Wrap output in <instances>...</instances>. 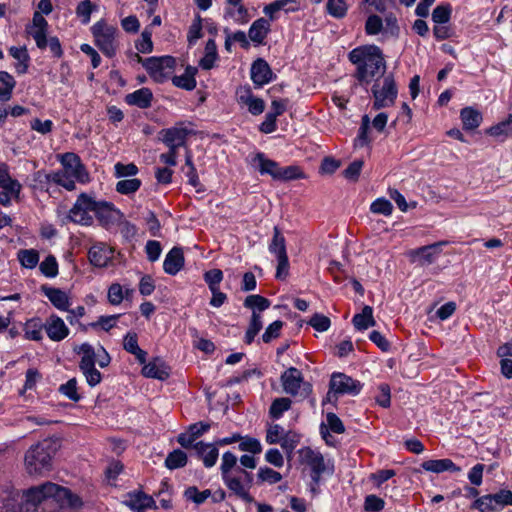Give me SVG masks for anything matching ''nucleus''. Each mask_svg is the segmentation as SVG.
I'll return each mask as SVG.
<instances>
[{
  "label": "nucleus",
  "instance_id": "nucleus-1",
  "mask_svg": "<svg viewBox=\"0 0 512 512\" xmlns=\"http://www.w3.org/2000/svg\"><path fill=\"white\" fill-rule=\"evenodd\" d=\"M81 504V499L68 488L45 482L22 492L19 512H53L59 507L76 508Z\"/></svg>",
  "mask_w": 512,
  "mask_h": 512
},
{
  "label": "nucleus",
  "instance_id": "nucleus-2",
  "mask_svg": "<svg viewBox=\"0 0 512 512\" xmlns=\"http://www.w3.org/2000/svg\"><path fill=\"white\" fill-rule=\"evenodd\" d=\"M89 212H93L99 224L107 230L123 217L122 212L118 210L113 203L97 201L91 195L81 193L69 210L67 219L76 224L90 226L93 223V217Z\"/></svg>",
  "mask_w": 512,
  "mask_h": 512
},
{
  "label": "nucleus",
  "instance_id": "nucleus-3",
  "mask_svg": "<svg viewBox=\"0 0 512 512\" xmlns=\"http://www.w3.org/2000/svg\"><path fill=\"white\" fill-rule=\"evenodd\" d=\"M348 59L356 66L353 76L360 85L378 80L386 71L384 55L376 45L356 47L349 52Z\"/></svg>",
  "mask_w": 512,
  "mask_h": 512
},
{
  "label": "nucleus",
  "instance_id": "nucleus-4",
  "mask_svg": "<svg viewBox=\"0 0 512 512\" xmlns=\"http://www.w3.org/2000/svg\"><path fill=\"white\" fill-rule=\"evenodd\" d=\"M237 462V456L231 451H227L222 455L220 465L222 480L227 488L237 497L246 503H253L255 500L249 493V489L253 485V474L246 469H241V476L232 475L233 468L236 467Z\"/></svg>",
  "mask_w": 512,
  "mask_h": 512
},
{
  "label": "nucleus",
  "instance_id": "nucleus-5",
  "mask_svg": "<svg viewBox=\"0 0 512 512\" xmlns=\"http://www.w3.org/2000/svg\"><path fill=\"white\" fill-rule=\"evenodd\" d=\"M59 448V442L44 439L32 445L25 454V465L30 475H44L52 469V459Z\"/></svg>",
  "mask_w": 512,
  "mask_h": 512
},
{
  "label": "nucleus",
  "instance_id": "nucleus-6",
  "mask_svg": "<svg viewBox=\"0 0 512 512\" xmlns=\"http://www.w3.org/2000/svg\"><path fill=\"white\" fill-rule=\"evenodd\" d=\"M95 45L108 58H113L117 52V28L109 25L105 20L96 22L91 27Z\"/></svg>",
  "mask_w": 512,
  "mask_h": 512
},
{
  "label": "nucleus",
  "instance_id": "nucleus-7",
  "mask_svg": "<svg viewBox=\"0 0 512 512\" xmlns=\"http://www.w3.org/2000/svg\"><path fill=\"white\" fill-rule=\"evenodd\" d=\"M135 57L157 83L166 81L176 66L175 58L169 55L161 57L152 56L144 59L138 53H135Z\"/></svg>",
  "mask_w": 512,
  "mask_h": 512
},
{
  "label": "nucleus",
  "instance_id": "nucleus-8",
  "mask_svg": "<svg viewBox=\"0 0 512 512\" xmlns=\"http://www.w3.org/2000/svg\"><path fill=\"white\" fill-rule=\"evenodd\" d=\"M74 352L82 354L79 362V369L85 376L86 382L89 386L95 387L102 380V374L95 368L96 353L93 346L89 343H83L74 347Z\"/></svg>",
  "mask_w": 512,
  "mask_h": 512
},
{
  "label": "nucleus",
  "instance_id": "nucleus-9",
  "mask_svg": "<svg viewBox=\"0 0 512 512\" xmlns=\"http://www.w3.org/2000/svg\"><path fill=\"white\" fill-rule=\"evenodd\" d=\"M362 389V384L360 381L353 379L352 377L340 373L335 372L332 374L330 382H329V391L327 393L326 400L329 402H336L338 399V395H358Z\"/></svg>",
  "mask_w": 512,
  "mask_h": 512
},
{
  "label": "nucleus",
  "instance_id": "nucleus-10",
  "mask_svg": "<svg viewBox=\"0 0 512 512\" xmlns=\"http://www.w3.org/2000/svg\"><path fill=\"white\" fill-rule=\"evenodd\" d=\"M371 92L374 97L373 109L379 110L394 105L398 90L393 75L385 76L381 87L378 80H376Z\"/></svg>",
  "mask_w": 512,
  "mask_h": 512
},
{
  "label": "nucleus",
  "instance_id": "nucleus-11",
  "mask_svg": "<svg viewBox=\"0 0 512 512\" xmlns=\"http://www.w3.org/2000/svg\"><path fill=\"white\" fill-rule=\"evenodd\" d=\"M283 390L292 396L306 397L310 394L312 386L308 382H304L300 370L295 367L288 368L281 375Z\"/></svg>",
  "mask_w": 512,
  "mask_h": 512
},
{
  "label": "nucleus",
  "instance_id": "nucleus-12",
  "mask_svg": "<svg viewBox=\"0 0 512 512\" xmlns=\"http://www.w3.org/2000/svg\"><path fill=\"white\" fill-rule=\"evenodd\" d=\"M191 133L187 128L176 125L171 128L162 129L159 132V140L168 148L178 150L180 147L185 146L187 137Z\"/></svg>",
  "mask_w": 512,
  "mask_h": 512
},
{
  "label": "nucleus",
  "instance_id": "nucleus-13",
  "mask_svg": "<svg viewBox=\"0 0 512 512\" xmlns=\"http://www.w3.org/2000/svg\"><path fill=\"white\" fill-rule=\"evenodd\" d=\"M114 250L103 242H98L91 246L88 251L90 263L98 268H104L109 265L113 258Z\"/></svg>",
  "mask_w": 512,
  "mask_h": 512
},
{
  "label": "nucleus",
  "instance_id": "nucleus-14",
  "mask_svg": "<svg viewBox=\"0 0 512 512\" xmlns=\"http://www.w3.org/2000/svg\"><path fill=\"white\" fill-rule=\"evenodd\" d=\"M251 80L256 87L268 84L275 77L270 65L263 58L256 59L250 69Z\"/></svg>",
  "mask_w": 512,
  "mask_h": 512
},
{
  "label": "nucleus",
  "instance_id": "nucleus-15",
  "mask_svg": "<svg viewBox=\"0 0 512 512\" xmlns=\"http://www.w3.org/2000/svg\"><path fill=\"white\" fill-rule=\"evenodd\" d=\"M304 460L311 468V479L314 485H318L321 475L326 470L325 460L320 452L307 448L304 452Z\"/></svg>",
  "mask_w": 512,
  "mask_h": 512
},
{
  "label": "nucleus",
  "instance_id": "nucleus-16",
  "mask_svg": "<svg viewBox=\"0 0 512 512\" xmlns=\"http://www.w3.org/2000/svg\"><path fill=\"white\" fill-rule=\"evenodd\" d=\"M48 22L40 12H35L33 15V25L27 28V33L33 37L39 49L47 47L46 31Z\"/></svg>",
  "mask_w": 512,
  "mask_h": 512
},
{
  "label": "nucleus",
  "instance_id": "nucleus-17",
  "mask_svg": "<svg viewBox=\"0 0 512 512\" xmlns=\"http://www.w3.org/2000/svg\"><path fill=\"white\" fill-rule=\"evenodd\" d=\"M44 329L47 336L55 342L62 341L69 334V328L66 326L63 319L55 314H52L47 318L44 323Z\"/></svg>",
  "mask_w": 512,
  "mask_h": 512
},
{
  "label": "nucleus",
  "instance_id": "nucleus-18",
  "mask_svg": "<svg viewBox=\"0 0 512 512\" xmlns=\"http://www.w3.org/2000/svg\"><path fill=\"white\" fill-rule=\"evenodd\" d=\"M63 163L69 174L79 182L85 183L89 180V174L76 154L66 153L63 157Z\"/></svg>",
  "mask_w": 512,
  "mask_h": 512
},
{
  "label": "nucleus",
  "instance_id": "nucleus-19",
  "mask_svg": "<svg viewBox=\"0 0 512 512\" xmlns=\"http://www.w3.org/2000/svg\"><path fill=\"white\" fill-rule=\"evenodd\" d=\"M142 374L147 378L166 380L170 375V368L161 358L155 357L143 366Z\"/></svg>",
  "mask_w": 512,
  "mask_h": 512
},
{
  "label": "nucleus",
  "instance_id": "nucleus-20",
  "mask_svg": "<svg viewBox=\"0 0 512 512\" xmlns=\"http://www.w3.org/2000/svg\"><path fill=\"white\" fill-rule=\"evenodd\" d=\"M128 497L129 499L125 501V504L135 512H144L146 509L156 508L153 497L142 491L129 493Z\"/></svg>",
  "mask_w": 512,
  "mask_h": 512
},
{
  "label": "nucleus",
  "instance_id": "nucleus-21",
  "mask_svg": "<svg viewBox=\"0 0 512 512\" xmlns=\"http://www.w3.org/2000/svg\"><path fill=\"white\" fill-rule=\"evenodd\" d=\"M184 253L182 248L173 247L166 255L163 269L169 275H176L184 266Z\"/></svg>",
  "mask_w": 512,
  "mask_h": 512
},
{
  "label": "nucleus",
  "instance_id": "nucleus-22",
  "mask_svg": "<svg viewBox=\"0 0 512 512\" xmlns=\"http://www.w3.org/2000/svg\"><path fill=\"white\" fill-rule=\"evenodd\" d=\"M216 446L215 444H208L202 441L197 442L193 446L197 456L202 459L206 468L213 467L217 462L219 451Z\"/></svg>",
  "mask_w": 512,
  "mask_h": 512
},
{
  "label": "nucleus",
  "instance_id": "nucleus-23",
  "mask_svg": "<svg viewBox=\"0 0 512 512\" xmlns=\"http://www.w3.org/2000/svg\"><path fill=\"white\" fill-rule=\"evenodd\" d=\"M41 291L55 308L62 311H69L70 300L65 291L47 285H42Z\"/></svg>",
  "mask_w": 512,
  "mask_h": 512
},
{
  "label": "nucleus",
  "instance_id": "nucleus-24",
  "mask_svg": "<svg viewBox=\"0 0 512 512\" xmlns=\"http://www.w3.org/2000/svg\"><path fill=\"white\" fill-rule=\"evenodd\" d=\"M152 100V91L146 87L140 88L125 96V102L128 105L136 106L141 109L149 108L151 106Z\"/></svg>",
  "mask_w": 512,
  "mask_h": 512
},
{
  "label": "nucleus",
  "instance_id": "nucleus-25",
  "mask_svg": "<svg viewBox=\"0 0 512 512\" xmlns=\"http://www.w3.org/2000/svg\"><path fill=\"white\" fill-rule=\"evenodd\" d=\"M271 31V25L269 20L265 18H259L255 20L249 28L248 36L255 44H264V40Z\"/></svg>",
  "mask_w": 512,
  "mask_h": 512
},
{
  "label": "nucleus",
  "instance_id": "nucleus-26",
  "mask_svg": "<svg viewBox=\"0 0 512 512\" xmlns=\"http://www.w3.org/2000/svg\"><path fill=\"white\" fill-rule=\"evenodd\" d=\"M421 467L428 472L433 473H442L445 471L449 472H460L461 468L457 466L451 459L445 458V459H431L424 461L421 464Z\"/></svg>",
  "mask_w": 512,
  "mask_h": 512
},
{
  "label": "nucleus",
  "instance_id": "nucleus-27",
  "mask_svg": "<svg viewBox=\"0 0 512 512\" xmlns=\"http://www.w3.org/2000/svg\"><path fill=\"white\" fill-rule=\"evenodd\" d=\"M253 163L257 164L260 174H268L274 180H278L280 165L276 161L266 158L263 153L259 152L253 158Z\"/></svg>",
  "mask_w": 512,
  "mask_h": 512
},
{
  "label": "nucleus",
  "instance_id": "nucleus-28",
  "mask_svg": "<svg viewBox=\"0 0 512 512\" xmlns=\"http://www.w3.org/2000/svg\"><path fill=\"white\" fill-rule=\"evenodd\" d=\"M197 72L196 67L188 65L182 75H176L172 78V83L178 88L191 91L196 87L195 75Z\"/></svg>",
  "mask_w": 512,
  "mask_h": 512
},
{
  "label": "nucleus",
  "instance_id": "nucleus-29",
  "mask_svg": "<svg viewBox=\"0 0 512 512\" xmlns=\"http://www.w3.org/2000/svg\"><path fill=\"white\" fill-rule=\"evenodd\" d=\"M239 102L248 106V111L252 115H260L264 112L265 102L263 99L255 97L250 88L245 89L244 93L239 96Z\"/></svg>",
  "mask_w": 512,
  "mask_h": 512
},
{
  "label": "nucleus",
  "instance_id": "nucleus-30",
  "mask_svg": "<svg viewBox=\"0 0 512 512\" xmlns=\"http://www.w3.org/2000/svg\"><path fill=\"white\" fill-rule=\"evenodd\" d=\"M0 188L14 192L15 198L19 197L22 188L18 180L11 178L6 164H0Z\"/></svg>",
  "mask_w": 512,
  "mask_h": 512
},
{
  "label": "nucleus",
  "instance_id": "nucleus-31",
  "mask_svg": "<svg viewBox=\"0 0 512 512\" xmlns=\"http://www.w3.org/2000/svg\"><path fill=\"white\" fill-rule=\"evenodd\" d=\"M460 116L463 123V128L465 130L476 129L477 127H479L482 121L481 113L472 107L463 108L461 110Z\"/></svg>",
  "mask_w": 512,
  "mask_h": 512
},
{
  "label": "nucleus",
  "instance_id": "nucleus-32",
  "mask_svg": "<svg viewBox=\"0 0 512 512\" xmlns=\"http://www.w3.org/2000/svg\"><path fill=\"white\" fill-rule=\"evenodd\" d=\"M353 325L357 330H366L373 327L376 322L373 317V309L371 306H364L362 312L354 315L352 319Z\"/></svg>",
  "mask_w": 512,
  "mask_h": 512
},
{
  "label": "nucleus",
  "instance_id": "nucleus-33",
  "mask_svg": "<svg viewBox=\"0 0 512 512\" xmlns=\"http://www.w3.org/2000/svg\"><path fill=\"white\" fill-rule=\"evenodd\" d=\"M218 59L217 45L214 39H209L205 45V54L199 61V66L203 70H210L214 67Z\"/></svg>",
  "mask_w": 512,
  "mask_h": 512
},
{
  "label": "nucleus",
  "instance_id": "nucleus-34",
  "mask_svg": "<svg viewBox=\"0 0 512 512\" xmlns=\"http://www.w3.org/2000/svg\"><path fill=\"white\" fill-rule=\"evenodd\" d=\"M15 86L16 81L14 77L6 71H0V101H9Z\"/></svg>",
  "mask_w": 512,
  "mask_h": 512
},
{
  "label": "nucleus",
  "instance_id": "nucleus-35",
  "mask_svg": "<svg viewBox=\"0 0 512 512\" xmlns=\"http://www.w3.org/2000/svg\"><path fill=\"white\" fill-rule=\"evenodd\" d=\"M45 177L48 182H53L57 185H60L67 189L68 191H72L76 187L73 177L69 174V172L66 169L65 171H58L51 174H46Z\"/></svg>",
  "mask_w": 512,
  "mask_h": 512
},
{
  "label": "nucleus",
  "instance_id": "nucleus-36",
  "mask_svg": "<svg viewBox=\"0 0 512 512\" xmlns=\"http://www.w3.org/2000/svg\"><path fill=\"white\" fill-rule=\"evenodd\" d=\"M292 3H296V0H275L272 3L266 5L263 9V12L266 16L269 17V21H274L276 19V12L280 10H284L287 13L297 11L298 7L285 8V4Z\"/></svg>",
  "mask_w": 512,
  "mask_h": 512
},
{
  "label": "nucleus",
  "instance_id": "nucleus-37",
  "mask_svg": "<svg viewBox=\"0 0 512 512\" xmlns=\"http://www.w3.org/2000/svg\"><path fill=\"white\" fill-rule=\"evenodd\" d=\"M441 243H435L420 247L412 252L413 256L419 258L422 264H431L435 259V255L439 252Z\"/></svg>",
  "mask_w": 512,
  "mask_h": 512
},
{
  "label": "nucleus",
  "instance_id": "nucleus-38",
  "mask_svg": "<svg viewBox=\"0 0 512 512\" xmlns=\"http://www.w3.org/2000/svg\"><path fill=\"white\" fill-rule=\"evenodd\" d=\"M269 251L276 257L286 256V241L278 226L273 229V237L269 245Z\"/></svg>",
  "mask_w": 512,
  "mask_h": 512
},
{
  "label": "nucleus",
  "instance_id": "nucleus-39",
  "mask_svg": "<svg viewBox=\"0 0 512 512\" xmlns=\"http://www.w3.org/2000/svg\"><path fill=\"white\" fill-rule=\"evenodd\" d=\"M42 329H44V323L38 317L28 320L25 324V337L29 340L40 341L42 339Z\"/></svg>",
  "mask_w": 512,
  "mask_h": 512
},
{
  "label": "nucleus",
  "instance_id": "nucleus-40",
  "mask_svg": "<svg viewBox=\"0 0 512 512\" xmlns=\"http://www.w3.org/2000/svg\"><path fill=\"white\" fill-rule=\"evenodd\" d=\"M263 327L261 315L256 311L252 312L249 326L246 330L244 341L246 344H251L254 341L256 335L260 332Z\"/></svg>",
  "mask_w": 512,
  "mask_h": 512
},
{
  "label": "nucleus",
  "instance_id": "nucleus-41",
  "mask_svg": "<svg viewBox=\"0 0 512 512\" xmlns=\"http://www.w3.org/2000/svg\"><path fill=\"white\" fill-rule=\"evenodd\" d=\"M187 464V455L180 449H175L170 452L165 459V466L170 469L182 468Z\"/></svg>",
  "mask_w": 512,
  "mask_h": 512
},
{
  "label": "nucleus",
  "instance_id": "nucleus-42",
  "mask_svg": "<svg viewBox=\"0 0 512 512\" xmlns=\"http://www.w3.org/2000/svg\"><path fill=\"white\" fill-rule=\"evenodd\" d=\"M18 260L27 269H33L39 262V253L34 249H22L18 252Z\"/></svg>",
  "mask_w": 512,
  "mask_h": 512
},
{
  "label": "nucleus",
  "instance_id": "nucleus-43",
  "mask_svg": "<svg viewBox=\"0 0 512 512\" xmlns=\"http://www.w3.org/2000/svg\"><path fill=\"white\" fill-rule=\"evenodd\" d=\"M270 300L258 295V294H252L245 298L244 300V306L246 308L252 309L255 311L257 309L259 312H262L270 307Z\"/></svg>",
  "mask_w": 512,
  "mask_h": 512
},
{
  "label": "nucleus",
  "instance_id": "nucleus-44",
  "mask_svg": "<svg viewBox=\"0 0 512 512\" xmlns=\"http://www.w3.org/2000/svg\"><path fill=\"white\" fill-rule=\"evenodd\" d=\"M291 404L292 401L289 398H276L269 408L270 416L273 419H279L285 411L290 409Z\"/></svg>",
  "mask_w": 512,
  "mask_h": 512
},
{
  "label": "nucleus",
  "instance_id": "nucleus-45",
  "mask_svg": "<svg viewBox=\"0 0 512 512\" xmlns=\"http://www.w3.org/2000/svg\"><path fill=\"white\" fill-rule=\"evenodd\" d=\"M452 14V7L449 3L440 4L432 11V20L436 24H446Z\"/></svg>",
  "mask_w": 512,
  "mask_h": 512
},
{
  "label": "nucleus",
  "instance_id": "nucleus-46",
  "mask_svg": "<svg viewBox=\"0 0 512 512\" xmlns=\"http://www.w3.org/2000/svg\"><path fill=\"white\" fill-rule=\"evenodd\" d=\"M326 10L332 17L341 19L346 16L348 6L344 0H328Z\"/></svg>",
  "mask_w": 512,
  "mask_h": 512
},
{
  "label": "nucleus",
  "instance_id": "nucleus-47",
  "mask_svg": "<svg viewBox=\"0 0 512 512\" xmlns=\"http://www.w3.org/2000/svg\"><path fill=\"white\" fill-rule=\"evenodd\" d=\"M233 7L226 9L225 16L232 18L239 24H246L250 19L247 8L242 4Z\"/></svg>",
  "mask_w": 512,
  "mask_h": 512
},
{
  "label": "nucleus",
  "instance_id": "nucleus-48",
  "mask_svg": "<svg viewBox=\"0 0 512 512\" xmlns=\"http://www.w3.org/2000/svg\"><path fill=\"white\" fill-rule=\"evenodd\" d=\"M41 273L48 277L53 278L58 275V263L53 255H48L39 266Z\"/></svg>",
  "mask_w": 512,
  "mask_h": 512
},
{
  "label": "nucleus",
  "instance_id": "nucleus-49",
  "mask_svg": "<svg viewBox=\"0 0 512 512\" xmlns=\"http://www.w3.org/2000/svg\"><path fill=\"white\" fill-rule=\"evenodd\" d=\"M203 19L200 15H196L189 27L187 41L189 45H194L198 39L202 37Z\"/></svg>",
  "mask_w": 512,
  "mask_h": 512
},
{
  "label": "nucleus",
  "instance_id": "nucleus-50",
  "mask_svg": "<svg viewBox=\"0 0 512 512\" xmlns=\"http://www.w3.org/2000/svg\"><path fill=\"white\" fill-rule=\"evenodd\" d=\"M141 186V181L137 178L120 180L116 184V191L123 195L135 193Z\"/></svg>",
  "mask_w": 512,
  "mask_h": 512
},
{
  "label": "nucleus",
  "instance_id": "nucleus-51",
  "mask_svg": "<svg viewBox=\"0 0 512 512\" xmlns=\"http://www.w3.org/2000/svg\"><path fill=\"white\" fill-rule=\"evenodd\" d=\"M184 496L199 505L211 496V491L206 489L200 492L196 486H190L185 490Z\"/></svg>",
  "mask_w": 512,
  "mask_h": 512
},
{
  "label": "nucleus",
  "instance_id": "nucleus-52",
  "mask_svg": "<svg viewBox=\"0 0 512 512\" xmlns=\"http://www.w3.org/2000/svg\"><path fill=\"white\" fill-rule=\"evenodd\" d=\"M471 507L479 510L480 512H498L499 510L492 501L490 494L477 498Z\"/></svg>",
  "mask_w": 512,
  "mask_h": 512
},
{
  "label": "nucleus",
  "instance_id": "nucleus-53",
  "mask_svg": "<svg viewBox=\"0 0 512 512\" xmlns=\"http://www.w3.org/2000/svg\"><path fill=\"white\" fill-rule=\"evenodd\" d=\"M304 178V173L298 166L291 165L287 167H280V172L278 175V180L280 181H290L295 179Z\"/></svg>",
  "mask_w": 512,
  "mask_h": 512
},
{
  "label": "nucleus",
  "instance_id": "nucleus-54",
  "mask_svg": "<svg viewBox=\"0 0 512 512\" xmlns=\"http://www.w3.org/2000/svg\"><path fill=\"white\" fill-rule=\"evenodd\" d=\"M96 9V6L91 2V0H83L79 2L76 8V14L83 24H87L90 21V17L92 12Z\"/></svg>",
  "mask_w": 512,
  "mask_h": 512
},
{
  "label": "nucleus",
  "instance_id": "nucleus-55",
  "mask_svg": "<svg viewBox=\"0 0 512 512\" xmlns=\"http://www.w3.org/2000/svg\"><path fill=\"white\" fill-rule=\"evenodd\" d=\"M238 445L240 451L249 452L252 454H259L262 451L261 443L258 439L252 437H242Z\"/></svg>",
  "mask_w": 512,
  "mask_h": 512
},
{
  "label": "nucleus",
  "instance_id": "nucleus-56",
  "mask_svg": "<svg viewBox=\"0 0 512 512\" xmlns=\"http://www.w3.org/2000/svg\"><path fill=\"white\" fill-rule=\"evenodd\" d=\"M59 392L74 402L79 401L81 398L77 392L76 378H72V379L68 380L65 384H62L59 387Z\"/></svg>",
  "mask_w": 512,
  "mask_h": 512
},
{
  "label": "nucleus",
  "instance_id": "nucleus-57",
  "mask_svg": "<svg viewBox=\"0 0 512 512\" xmlns=\"http://www.w3.org/2000/svg\"><path fill=\"white\" fill-rule=\"evenodd\" d=\"M490 496L497 508L512 506V491L509 489H501L497 493L490 494Z\"/></svg>",
  "mask_w": 512,
  "mask_h": 512
},
{
  "label": "nucleus",
  "instance_id": "nucleus-58",
  "mask_svg": "<svg viewBox=\"0 0 512 512\" xmlns=\"http://www.w3.org/2000/svg\"><path fill=\"white\" fill-rule=\"evenodd\" d=\"M257 476L260 482H268L269 484L278 483L282 479V475L279 472L269 467H261Z\"/></svg>",
  "mask_w": 512,
  "mask_h": 512
},
{
  "label": "nucleus",
  "instance_id": "nucleus-59",
  "mask_svg": "<svg viewBox=\"0 0 512 512\" xmlns=\"http://www.w3.org/2000/svg\"><path fill=\"white\" fill-rule=\"evenodd\" d=\"M284 325V322L281 320H276L271 323L262 334V341L264 343H270L272 340L278 338L280 336L281 329Z\"/></svg>",
  "mask_w": 512,
  "mask_h": 512
},
{
  "label": "nucleus",
  "instance_id": "nucleus-60",
  "mask_svg": "<svg viewBox=\"0 0 512 512\" xmlns=\"http://www.w3.org/2000/svg\"><path fill=\"white\" fill-rule=\"evenodd\" d=\"M370 210L374 214H382L388 216L392 213L393 206L389 200L385 198H378L372 202Z\"/></svg>",
  "mask_w": 512,
  "mask_h": 512
},
{
  "label": "nucleus",
  "instance_id": "nucleus-61",
  "mask_svg": "<svg viewBox=\"0 0 512 512\" xmlns=\"http://www.w3.org/2000/svg\"><path fill=\"white\" fill-rule=\"evenodd\" d=\"M152 32L145 28L141 33V39L136 42V49L140 53H151L153 50Z\"/></svg>",
  "mask_w": 512,
  "mask_h": 512
},
{
  "label": "nucleus",
  "instance_id": "nucleus-62",
  "mask_svg": "<svg viewBox=\"0 0 512 512\" xmlns=\"http://www.w3.org/2000/svg\"><path fill=\"white\" fill-rule=\"evenodd\" d=\"M308 324L312 326L315 330L319 332H324L329 329L331 321L327 316L320 313H315L308 321Z\"/></svg>",
  "mask_w": 512,
  "mask_h": 512
},
{
  "label": "nucleus",
  "instance_id": "nucleus-63",
  "mask_svg": "<svg viewBox=\"0 0 512 512\" xmlns=\"http://www.w3.org/2000/svg\"><path fill=\"white\" fill-rule=\"evenodd\" d=\"M204 280L210 290L219 288V284L223 280V272L220 269H211L204 274Z\"/></svg>",
  "mask_w": 512,
  "mask_h": 512
},
{
  "label": "nucleus",
  "instance_id": "nucleus-64",
  "mask_svg": "<svg viewBox=\"0 0 512 512\" xmlns=\"http://www.w3.org/2000/svg\"><path fill=\"white\" fill-rule=\"evenodd\" d=\"M281 447L287 452L292 453L293 450L296 448V446L299 443V436L294 432H287L281 437V440L279 441Z\"/></svg>",
  "mask_w": 512,
  "mask_h": 512
}]
</instances>
